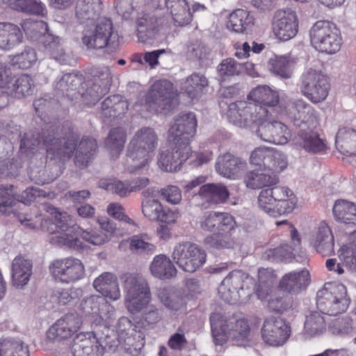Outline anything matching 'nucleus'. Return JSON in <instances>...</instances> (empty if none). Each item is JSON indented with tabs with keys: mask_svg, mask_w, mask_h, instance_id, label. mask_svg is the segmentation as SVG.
<instances>
[{
	"mask_svg": "<svg viewBox=\"0 0 356 356\" xmlns=\"http://www.w3.org/2000/svg\"><path fill=\"white\" fill-rule=\"evenodd\" d=\"M184 149L174 145L173 149H161L158 156V165L165 172H174L187 159H184L182 154Z\"/></svg>",
	"mask_w": 356,
	"mask_h": 356,
	"instance_id": "nucleus-32",
	"label": "nucleus"
},
{
	"mask_svg": "<svg viewBox=\"0 0 356 356\" xmlns=\"http://www.w3.org/2000/svg\"><path fill=\"white\" fill-rule=\"evenodd\" d=\"M32 261L22 256L16 257L11 264V276L13 286L22 288L28 284L32 275Z\"/></svg>",
	"mask_w": 356,
	"mask_h": 356,
	"instance_id": "nucleus-25",
	"label": "nucleus"
},
{
	"mask_svg": "<svg viewBox=\"0 0 356 356\" xmlns=\"http://www.w3.org/2000/svg\"><path fill=\"white\" fill-rule=\"evenodd\" d=\"M335 219L342 223L356 225V204L352 202L339 200L332 209Z\"/></svg>",
	"mask_w": 356,
	"mask_h": 356,
	"instance_id": "nucleus-39",
	"label": "nucleus"
},
{
	"mask_svg": "<svg viewBox=\"0 0 356 356\" xmlns=\"http://www.w3.org/2000/svg\"><path fill=\"white\" fill-rule=\"evenodd\" d=\"M275 116L268 115L257 127V135L262 140L277 145H284L290 137L287 127L280 121L273 120Z\"/></svg>",
	"mask_w": 356,
	"mask_h": 356,
	"instance_id": "nucleus-20",
	"label": "nucleus"
},
{
	"mask_svg": "<svg viewBox=\"0 0 356 356\" xmlns=\"http://www.w3.org/2000/svg\"><path fill=\"white\" fill-rule=\"evenodd\" d=\"M127 334L124 337H118L120 343L124 344L125 348L129 350L133 348L135 350H140L145 345V334L140 330L136 328L132 329L131 332H126Z\"/></svg>",
	"mask_w": 356,
	"mask_h": 356,
	"instance_id": "nucleus-54",
	"label": "nucleus"
},
{
	"mask_svg": "<svg viewBox=\"0 0 356 356\" xmlns=\"http://www.w3.org/2000/svg\"><path fill=\"white\" fill-rule=\"evenodd\" d=\"M336 143L344 154H356V131L340 129L336 136Z\"/></svg>",
	"mask_w": 356,
	"mask_h": 356,
	"instance_id": "nucleus-47",
	"label": "nucleus"
},
{
	"mask_svg": "<svg viewBox=\"0 0 356 356\" xmlns=\"http://www.w3.org/2000/svg\"><path fill=\"white\" fill-rule=\"evenodd\" d=\"M125 294V307L134 315L142 313V319L146 325H154L161 315L157 307L151 304L152 294L149 283L138 274L127 273L122 277Z\"/></svg>",
	"mask_w": 356,
	"mask_h": 356,
	"instance_id": "nucleus-2",
	"label": "nucleus"
},
{
	"mask_svg": "<svg viewBox=\"0 0 356 356\" xmlns=\"http://www.w3.org/2000/svg\"><path fill=\"white\" fill-rule=\"evenodd\" d=\"M270 70L277 76L283 79H289L291 76L292 71L290 67V62L286 56H279L270 61Z\"/></svg>",
	"mask_w": 356,
	"mask_h": 356,
	"instance_id": "nucleus-56",
	"label": "nucleus"
},
{
	"mask_svg": "<svg viewBox=\"0 0 356 356\" xmlns=\"http://www.w3.org/2000/svg\"><path fill=\"white\" fill-rule=\"evenodd\" d=\"M252 279L241 270L232 271L220 283L218 293L220 298L229 304L243 300L250 295L248 284Z\"/></svg>",
	"mask_w": 356,
	"mask_h": 356,
	"instance_id": "nucleus-12",
	"label": "nucleus"
},
{
	"mask_svg": "<svg viewBox=\"0 0 356 356\" xmlns=\"http://www.w3.org/2000/svg\"><path fill=\"white\" fill-rule=\"evenodd\" d=\"M126 131L122 128L112 129L105 140L106 148L111 152L113 157L117 158L122 151L126 141Z\"/></svg>",
	"mask_w": 356,
	"mask_h": 356,
	"instance_id": "nucleus-46",
	"label": "nucleus"
},
{
	"mask_svg": "<svg viewBox=\"0 0 356 356\" xmlns=\"http://www.w3.org/2000/svg\"><path fill=\"white\" fill-rule=\"evenodd\" d=\"M291 335L290 327L282 318L270 316L265 319L261 328V337L268 345L283 346Z\"/></svg>",
	"mask_w": 356,
	"mask_h": 356,
	"instance_id": "nucleus-19",
	"label": "nucleus"
},
{
	"mask_svg": "<svg viewBox=\"0 0 356 356\" xmlns=\"http://www.w3.org/2000/svg\"><path fill=\"white\" fill-rule=\"evenodd\" d=\"M217 72L221 80L225 81L237 75L240 72L238 63L233 58H228L222 60L218 65Z\"/></svg>",
	"mask_w": 356,
	"mask_h": 356,
	"instance_id": "nucleus-57",
	"label": "nucleus"
},
{
	"mask_svg": "<svg viewBox=\"0 0 356 356\" xmlns=\"http://www.w3.org/2000/svg\"><path fill=\"white\" fill-rule=\"evenodd\" d=\"M298 24V18L293 10L280 9L273 15L272 29L277 39L288 41L297 35Z\"/></svg>",
	"mask_w": 356,
	"mask_h": 356,
	"instance_id": "nucleus-16",
	"label": "nucleus"
},
{
	"mask_svg": "<svg viewBox=\"0 0 356 356\" xmlns=\"http://www.w3.org/2000/svg\"><path fill=\"white\" fill-rule=\"evenodd\" d=\"M130 249L138 254H152L155 252L156 246L147 235H134L130 238Z\"/></svg>",
	"mask_w": 356,
	"mask_h": 356,
	"instance_id": "nucleus-53",
	"label": "nucleus"
},
{
	"mask_svg": "<svg viewBox=\"0 0 356 356\" xmlns=\"http://www.w3.org/2000/svg\"><path fill=\"white\" fill-rule=\"evenodd\" d=\"M253 22V17L245 10L236 9L229 15L227 26L236 33L243 32Z\"/></svg>",
	"mask_w": 356,
	"mask_h": 356,
	"instance_id": "nucleus-45",
	"label": "nucleus"
},
{
	"mask_svg": "<svg viewBox=\"0 0 356 356\" xmlns=\"http://www.w3.org/2000/svg\"><path fill=\"white\" fill-rule=\"evenodd\" d=\"M249 100L261 105L271 111V115L276 114L275 107L280 104V95L278 90H273L266 85L258 86L250 92L248 95Z\"/></svg>",
	"mask_w": 356,
	"mask_h": 356,
	"instance_id": "nucleus-24",
	"label": "nucleus"
},
{
	"mask_svg": "<svg viewBox=\"0 0 356 356\" xmlns=\"http://www.w3.org/2000/svg\"><path fill=\"white\" fill-rule=\"evenodd\" d=\"M10 83V86L7 88L6 96L21 98L33 93V81L27 74H22L16 79L12 76Z\"/></svg>",
	"mask_w": 356,
	"mask_h": 356,
	"instance_id": "nucleus-38",
	"label": "nucleus"
},
{
	"mask_svg": "<svg viewBox=\"0 0 356 356\" xmlns=\"http://www.w3.org/2000/svg\"><path fill=\"white\" fill-rule=\"evenodd\" d=\"M165 6L175 25L182 26L191 22L192 15L186 0H165Z\"/></svg>",
	"mask_w": 356,
	"mask_h": 356,
	"instance_id": "nucleus-34",
	"label": "nucleus"
},
{
	"mask_svg": "<svg viewBox=\"0 0 356 356\" xmlns=\"http://www.w3.org/2000/svg\"><path fill=\"white\" fill-rule=\"evenodd\" d=\"M309 271L302 269L285 274L280 282V287L286 292L298 293L308 284Z\"/></svg>",
	"mask_w": 356,
	"mask_h": 356,
	"instance_id": "nucleus-31",
	"label": "nucleus"
},
{
	"mask_svg": "<svg viewBox=\"0 0 356 356\" xmlns=\"http://www.w3.org/2000/svg\"><path fill=\"white\" fill-rule=\"evenodd\" d=\"M99 186L101 188L120 197H125L131 192L129 184L124 183L118 179L102 180Z\"/></svg>",
	"mask_w": 356,
	"mask_h": 356,
	"instance_id": "nucleus-60",
	"label": "nucleus"
},
{
	"mask_svg": "<svg viewBox=\"0 0 356 356\" xmlns=\"http://www.w3.org/2000/svg\"><path fill=\"white\" fill-rule=\"evenodd\" d=\"M104 75V86H102L96 81L93 86L87 90L86 94L83 95L85 103L88 105L95 104L99 98L106 94L108 90V84L111 81V76L108 70H106Z\"/></svg>",
	"mask_w": 356,
	"mask_h": 356,
	"instance_id": "nucleus-49",
	"label": "nucleus"
},
{
	"mask_svg": "<svg viewBox=\"0 0 356 356\" xmlns=\"http://www.w3.org/2000/svg\"><path fill=\"white\" fill-rule=\"evenodd\" d=\"M285 115L298 127H314L316 115L314 108L302 99L290 100L281 104Z\"/></svg>",
	"mask_w": 356,
	"mask_h": 356,
	"instance_id": "nucleus-17",
	"label": "nucleus"
},
{
	"mask_svg": "<svg viewBox=\"0 0 356 356\" xmlns=\"http://www.w3.org/2000/svg\"><path fill=\"white\" fill-rule=\"evenodd\" d=\"M269 114L271 115V111L266 108L243 101L229 104L227 111L229 120L239 127L259 126Z\"/></svg>",
	"mask_w": 356,
	"mask_h": 356,
	"instance_id": "nucleus-9",
	"label": "nucleus"
},
{
	"mask_svg": "<svg viewBox=\"0 0 356 356\" xmlns=\"http://www.w3.org/2000/svg\"><path fill=\"white\" fill-rule=\"evenodd\" d=\"M205 243L209 247L217 249L229 248L233 245L230 232H214L205 238Z\"/></svg>",
	"mask_w": 356,
	"mask_h": 356,
	"instance_id": "nucleus-59",
	"label": "nucleus"
},
{
	"mask_svg": "<svg viewBox=\"0 0 356 356\" xmlns=\"http://www.w3.org/2000/svg\"><path fill=\"white\" fill-rule=\"evenodd\" d=\"M213 337L217 344L222 345L227 339H232L238 346H243L248 340L250 327L244 318L236 316L223 317L214 313L210 317Z\"/></svg>",
	"mask_w": 356,
	"mask_h": 356,
	"instance_id": "nucleus-6",
	"label": "nucleus"
},
{
	"mask_svg": "<svg viewBox=\"0 0 356 356\" xmlns=\"http://www.w3.org/2000/svg\"><path fill=\"white\" fill-rule=\"evenodd\" d=\"M128 106L127 101L121 95L108 97L102 103V115L104 118L120 116L127 112Z\"/></svg>",
	"mask_w": 356,
	"mask_h": 356,
	"instance_id": "nucleus-37",
	"label": "nucleus"
},
{
	"mask_svg": "<svg viewBox=\"0 0 356 356\" xmlns=\"http://www.w3.org/2000/svg\"><path fill=\"white\" fill-rule=\"evenodd\" d=\"M197 120L193 113H181L168 130V138L178 148L184 149L182 157L188 159L192 153L191 141L196 133Z\"/></svg>",
	"mask_w": 356,
	"mask_h": 356,
	"instance_id": "nucleus-7",
	"label": "nucleus"
},
{
	"mask_svg": "<svg viewBox=\"0 0 356 356\" xmlns=\"http://www.w3.org/2000/svg\"><path fill=\"white\" fill-rule=\"evenodd\" d=\"M244 181L247 187L256 189L277 184L279 182V177L275 175H270L266 170L263 172L250 171L246 174Z\"/></svg>",
	"mask_w": 356,
	"mask_h": 356,
	"instance_id": "nucleus-41",
	"label": "nucleus"
},
{
	"mask_svg": "<svg viewBox=\"0 0 356 356\" xmlns=\"http://www.w3.org/2000/svg\"><path fill=\"white\" fill-rule=\"evenodd\" d=\"M246 168V163L241 159L226 153L218 158L216 164V171L223 177L236 179L241 171Z\"/></svg>",
	"mask_w": 356,
	"mask_h": 356,
	"instance_id": "nucleus-26",
	"label": "nucleus"
},
{
	"mask_svg": "<svg viewBox=\"0 0 356 356\" xmlns=\"http://www.w3.org/2000/svg\"><path fill=\"white\" fill-rule=\"evenodd\" d=\"M287 165V156L282 152L271 148L268 157L266 160L265 170L270 175H275L278 177V174L286 169Z\"/></svg>",
	"mask_w": 356,
	"mask_h": 356,
	"instance_id": "nucleus-44",
	"label": "nucleus"
},
{
	"mask_svg": "<svg viewBox=\"0 0 356 356\" xmlns=\"http://www.w3.org/2000/svg\"><path fill=\"white\" fill-rule=\"evenodd\" d=\"M1 356H29L28 347L17 339L5 338L0 340Z\"/></svg>",
	"mask_w": 356,
	"mask_h": 356,
	"instance_id": "nucleus-43",
	"label": "nucleus"
},
{
	"mask_svg": "<svg viewBox=\"0 0 356 356\" xmlns=\"http://www.w3.org/2000/svg\"><path fill=\"white\" fill-rule=\"evenodd\" d=\"M23 38L19 26L11 23L0 22V48L6 50L19 44Z\"/></svg>",
	"mask_w": 356,
	"mask_h": 356,
	"instance_id": "nucleus-36",
	"label": "nucleus"
},
{
	"mask_svg": "<svg viewBox=\"0 0 356 356\" xmlns=\"http://www.w3.org/2000/svg\"><path fill=\"white\" fill-rule=\"evenodd\" d=\"M349 304L350 299L343 284H335L330 289H323L317 292L316 305L322 313L327 315L335 316L346 312Z\"/></svg>",
	"mask_w": 356,
	"mask_h": 356,
	"instance_id": "nucleus-11",
	"label": "nucleus"
},
{
	"mask_svg": "<svg viewBox=\"0 0 356 356\" xmlns=\"http://www.w3.org/2000/svg\"><path fill=\"white\" fill-rule=\"evenodd\" d=\"M37 60L35 49L26 47L22 52L13 56L11 62L13 65H17L19 68L27 69L31 67Z\"/></svg>",
	"mask_w": 356,
	"mask_h": 356,
	"instance_id": "nucleus-55",
	"label": "nucleus"
},
{
	"mask_svg": "<svg viewBox=\"0 0 356 356\" xmlns=\"http://www.w3.org/2000/svg\"><path fill=\"white\" fill-rule=\"evenodd\" d=\"M207 86L206 78L200 74L194 73L187 78L184 82L182 90L193 99L198 97L202 92V90Z\"/></svg>",
	"mask_w": 356,
	"mask_h": 356,
	"instance_id": "nucleus-50",
	"label": "nucleus"
},
{
	"mask_svg": "<svg viewBox=\"0 0 356 356\" xmlns=\"http://www.w3.org/2000/svg\"><path fill=\"white\" fill-rule=\"evenodd\" d=\"M47 211L51 215L54 222L45 220L42 222V227L44 231L56 234L49 238L50 243L64 248L83 250L85 245L79 238L81 227L75 223L72 224V216L54 207H49Z\"/></svg>",
	"mask_w": 356,
	"mask_h": 356,
	"instance_id": "nucleus-4",
	"label": "nucleus"
},
{
	"mask_svg": "<svg viewBox=\"0 0 356 356\" xmlns=\"http://www.w3.org/2000/svg\"><path fill=\"white\" fill-rule=\"evenodd\" d=\"M198 195L207 202L219 204L225 203L229 196L227 187L222 184H207L200 188Z\"/></svg>",
	"mask_w": 356,
	"mask_h": 356,
	"instance_id": "nucleus-35",
	"label": "nucleus"
},
{
	"mask_svg": "<svg viewBox=\"0 0 356 356\" xmlns=\"http://www.w3.org/2000/svg\"><path fill=\"white\" fill-rule=\"evenodd\" d=\"M209 49L199 42H191L186 47V56L191 60H200L207 58Z\"/></svg>",
	"mask_w": 356,
	"mask_h": 356,
	"instance_id": "nucleus-64",
	"label": "nucleus"
},
{
	"mask_svg": "<svg viewBox=\"0 0 356 356\" xmlns=\"http://www.w3.org/2000/svg\"><path fill=\"white\" fill-rule=\"evenodd\" d=\"M80 308L82 313L95 325L108 323L115 313L114 307L104 297L100 296H90L84 298L81 302Z\"/></svg>",
	"mask_w": 356,
	"mask_h": 356,
	"instance_id": "nucleus-14",
	"label": "nucleus"
},
{
	"mask_svg": "<svg viewBox=\"0 0 356 356\" xmlns=\"http://www.w3.org/2000/svg\"><path fill=\"white\" fill-rule=\"evenodd\" d=\"M325 330V320L319 312H314L306 316L304 327L305 335L307 337H314L322 334Z\"/></svg>",
	"mask_w": 356,
	"mask_h": 356,
	"instance_id": "nucleus-51",
	"label": "nucleus"
},
{
	"mask_svg": "<svg viewBox=\"0 0 356 356\" xmlns=\"http://www.w3.org/2000/svg\"><path fill=\"white\" fill-rule=\"evenodd\" d=\"M13 9L39 15H44V5L36 0H3Z\"/></svg>",
	"mask_w": 356,
	"mask_h": 356,
	"instance_id": "nucleus-48",
	"label": "nucleus"
},
{
	"mask_svg": "<svg viewBox=\"0 0 356 356\" xmlns=\"http://www.w3.org/2000/svg\"><path fill=\"white\" fill-rule=\"evenodd\" d=\"M309 35L312 46L318 51L333 54L341 48L340 31L330 22H316L311 28Z\"/></svg>",
	"mask_w": 356,
	"mask_h": 356,
	"instance_id": "nucleus-8",
	"label": "nucleus"
},
{
	"mask_svg": "<svg viewBox=\"0 0 356 356\" xmlns=\"http://www.w3.org/2000/svg\"><path fill=\"white\" fill-rule=\"evenodd\" d=\"M299 128L300 131L296 137V145L312 153L319 152L324 149L325 145L318 135L312 130L314 127Z\"/></svg>",
	"mask_w": 356,
	"mask_h": 356,
	"instance_id": "nucleus-28",
	"label": "nucleus"
},
{
	"mask_svg": "<svg viewBox=\"0 0 356 356\" xmlns=\"http://www.w3.org/2000/svg\"><path fill=\"white\" fill-rule=\"evenodd\" d=\"M156 296L161 303L170 310L178 311L185 306L182 296L169 287L159 289Z\"/></svg>",
	"mask_w": 356,
	"mask_h": 356,
	"instance_id": "nucleus-42",
	"label": "nucleus"
},
{
	"mask_svg": "<svg viewBox=\"0 0 356 356\" xmlns=\"http://www.w3.org/2000/svg\"><path fill=\"white\" fill-rule=\"evenodd\" d=\"M206 253L197 245L191 242L179 243L174 247L172 258L184 271L193 273L206 261Z\"/></svg>",
	"mask_w": 356,
	"mask_h": 356,
	"instance_id": "nucleus-13",
	"label": "nucleus"
},
{
	"mask_svg": "<svg viewBox=\"0 0 356 356\" xmlns=\"http://www.w3.org/2000/svg\"><path fill=\"white\" fill-rule=\"evenodd\" d=\"M56 125H49L42 129L40 138L31 134H26L21 141V147L34 149L35 147L44 145L52 157L65 161L70 158L75 149L76 136L67 129Z\"/></svg>",
	"mask_w": 356,
	"mask_h": 356,
	"instance_id": "nucleus-3",
	"label": "nucleus"
},
{
	"mask_svg": "<svg viewBox=\"0 0 356 356\" xmlns=\"http://www.w3.org/2000/svg\"><path fill=\"white\" fill-rule=\"evenodd\" d=\"M311 243L316 251L323 255H327L333 251L334 236L327 223L320 222L312 236Z\"/></svg>",
	"mask_w": 356,
	"mask_h": 356,
	"instance_id": "nucleus-27",
	"label": "nucleus"
},
{
	"mask_svg": "<svg viewBox=\"0 0 356 356\" xmlns=\"http://www.w3.org/2000/svg\"><path fill=\"white\" fill-rule=\"evenodd\" d=\"M137 26L139 32L149 31H163L166 33L168 30V23L163 17H159L156 12L144 13L137 20Z\"/></svg>",
	"mask_w": 356,
	"mask_h": 356,
	"instance_id": "nucleus-40",
	"label": "nucleus"
},
{
	"mask_svg": "<svg viewBox=\"0 0 356 356\" xmlns=\"http://www.w3.org/2000/svg\"><path fill=\"white\" fill-rule=\"evenodd\" d=\"M81 293L82 291L80 289H76L73 291L72 289H58L54 291L51 298L53 301L65 305L77 298Z\"/></svg>",
	"mask_w": 356,
	"mask_h": 356,
	"instance_id": "nucleus-62",
	"label": "nucleus"
},
{
	"mask_svg": "<svg viewBox=\"0 0 356 356\" xmlns=\"http://www.w3.org/2000/svg\"><path fill=\"white\" fill-rule=\"evenodd\" d=\"M102 11L100 0H79L76 16L81 22H87L83 31L82 42L88 49H103L118 45V35L107 18H97Z\"/></svg>",
	"mask_w": 356,
	"mask_h": 356,
	"instance_id": "nucleus-1",
	"label": "nucleus"
},
{
	"mask_svg": "<svg viewBox=\"0 0 356 356\" xmlns=\"http://www.w3.org/2000/svg\"><path fill=\"white\" fill-rule=\"evenodd\" d=\"M293 254V248L288 244H284L276 248L266 250L264 254L267 259L284 260L290 259Z\"/></svg>",
	"mask_w": 356,
	"mask_h": 356,
	"instance_id": "nucleus-63",
	"label": "nucleus"
},
{
	"mask_svg": "<svg viewBox=\"0 0 356 356\" xmlns=\"http://www.w3.org/2000/svg\"><path fill=\"white\" fill-rule=\"evenodd\" d=\"M71 351L73 356H102L104 348L93 333H79L73 339Z\"/></svg>",
	"mask_w": 356,
	"mask_h": 356,
	"instance_id": "nucleus-23",
	"label": "nucleus"
},
{
	"mask_svg": "<svg viewBox=\"0 0 356 356\" xmlns=\"http://www.w3.org/2000/svg\"><path fill=\"white\" fill-rule=\"evenodd\" d=\"M44 47L47 54L61 65H71L73 61L72 55L67 52L58 36L47 35L44 36Z\"/></svg>",
	"mask_w": 356,
	"mask_h": 356,
	"instance_id": "nucleus-30",
	"label": "nucleus"
},
{
	"mask_svg": "<svg viewBox=\"0 0 356 356\" xmlns=\"http://www.w3.org/2000/svg\"><path fill=\"white\" fill-rule=\"evenodd\" d=\"M299 88L309 101L318 104L327 98L330 83L328 77L321 70L309 68L300 78Z\"/></svg>",
	"mask_w": 356,
	"mask_h": 356,
	"instance_id": "nucleus-10",
	"label": "nucleus"
},
{
	"mask_svg": "<svg viewBox=\"0 0 356 356\" xmlns=\"http://www.w3.org/2000/svg\"><path fill=\"white\" fill-rule=\"evenodd\" d=\"M151 275L159 280H170L176 277L177 270L170 259L165 254L156 255L149 264Z\"/></svg>",
	"mask_w": 356,
	"mask_h": 356,
	"instance_id": "nucleus-29",
	"label": "nucleus"
},
{
	"mask_svg": "<svg viewBox=\"0 0 356 356\" xmlns=\"http://www.w3.org/2000/svg\"><path fill=\"white\" fill-rule=\"evenodd\" d=\"M258 205L265 213L272 216L275 213V202L268 187L262 189L258 196Z\"/></svg>",
	"mask_w": 356,
	"mask_h": 356,
	"instance_id": "nucleus-61",
	"label": "nucleus"
},
{
	"mask_svg": "<svg viewBox=\"0 0 356 356\" xmlns=\"http://www.w3.org/2000/svg\"><path fill=\"white\" fill-rule=\"evenodd\" d=\"M172 97L171 83L167 80L157 81L147 94L145 106L149 112L165 113L169 111Z\"/></svg>",
	"mask_w": 356,
	"mask_h": 356,
	"instance_id": "nucleus-15",
	"label": "nucleus"
},
{
	"mask_svg": "<svg viewBox=\"0 0 356 356\" xmlns=\"http://www.w3.org/2000/svg\"><path fill=\"white\" fill-rule=\"evenodd\" d=\"M97 142L92 138L83 137L79 143L74 163L79 168H84L92 161L97 151Z\"/></svg>",
	"mask_w": 356,
	"mask_h": 356,
	"instance_id": "nucleus-33",
	"label": "nucleus"
},
{
	"mask_svg": "<svg viewBox=\"0 0 356 356\" xmlns=\"http://www.w3.org/2000/svg\"><path fill=\"white\" fill-rule=\"evenodd\" d=\"M85 241L86 242L93 245H101L107 243L110 240V236L103 232L102 230L96 229H83L79 232V237Z\"/></svg>",
	"mask_w": 356,
	"mask_h": 356,
	"instance_id": "nucleus-58",
	"label": "nucleus"
},
{
	"mask_svg": "<svg viewBox=\"0 0 356 356\" xmlns=\"http://www.w3.org/2000/svg\"><path fill=\"white\" fill-rule=\"evenodd\" d=\"M49 268L56 280L65 283L77 281L85 275L83 263L79 259L72 257L56 260Z\"/></svg>",
	"mask_w": 356,
	"mask_h": 356,
	"instance_id": "nucleus-18",
	"label": "nucleus"
},
{
	"mask_svg": "<svg viewBox=\"0 0 356 356\" xmlns=\"http://www.w3.org/2000/svg\"><path fill=\"white\" fill-rule=\"evenodd\" d=\"M82 81V76L72 73L65 74L55 83V88L67 95L75 90Z\"/></svg>",
	"mask_w": 356,
	"mask_h": 356,
	"instance_id": "nucleus-52",
	"label": "nucleus"
},
{
	"mask_svg": "<svg viewBox=\"0 0 356 356\" xmlns=\"http://www.w3.org/2000/svg\"><path fill=\"white\" fill-rule=\"evenodd\" d=\"M142 212L149 220L165 224L174 223L179 216V212L164 207L156 199L145 198L141 203Z\"/></svg>",
	"mask_w": 356,
	"mask_h": 356,
	"instance_id": "nucleus-22",
	"label": "nucleus"
},
{
	"mask_svg": "<svg viewBox=\"0 0 356 356\" xmlns=\"http://www.w3.org/2000/svg\"><path fill=\"white\" fill-rule=\"evenodd\" d=\"M158 141V134L151 127H142L134 133L128 145L126 159V166L130 172H137L147 165Z\"/></svg>",
	"mask_w": 356,
	"mask_h": 356,
	"instance_id": "nucleus-5",
	"label": "nucleus"
},
{
	"mask_svg": "<svg viewBox=\"0 0 356 356\" xmlns=\"http://www.w3.org/2000/svg\"><path fill=\"white\" fill-rule=\"evenodd\" d=\"M81 324V318L76 312L66 314L49 328L47 337L51 341L68 339L80 329Z\"/></svg>",
	"mask_w": 356,
	"mask_h": 356,
	"instance_id": "nucleus-21",
	"label": "nucleus"
}]
</instances>
